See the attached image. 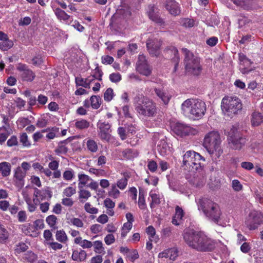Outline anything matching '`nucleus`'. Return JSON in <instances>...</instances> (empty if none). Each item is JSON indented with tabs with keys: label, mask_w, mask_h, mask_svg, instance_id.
Listing matches in <instances>:
<instances>
[{
	"label": "nucleus",
	"mask_w": 263,
	"mask_h": 263,
	"mask_svg": "<svg viewBox=\"0 0 263 263\" xmlns=\"http://www.w3.org/2000/svg\"><path fill=\"white\" fill-rule=\"evenodd\" d=\"M183 238L189 246L199 251H211L215 247V243L212 240L193 230L186 231Z\"/></svg>",
	"instance_id": "nucleus-1"
},
{
	"label": "nucleus",
	"mask_w": 263,
	"mask_h": 263,
	"mask_svg": "<svg viewBox=\"0 0 263 263\" xmlns=\"http://www.w3.org/2000/svg\"><path fill=\"white\" fill-rule=\"evenodd\" d=\"M181 109L185 116L193 120H198L204 115L206 106L201 100L188 99L182 103Z\"/></svg>",
	"instance_id": "nucleus-2"
},
{
	"label": "nucleus",
	"mask_w": 263,
	"mask_h": 263,
	"mask_svg": "<svg viewBox=\"0 0 263 263\" xmlns=\"http://www.w3.org/2000/svg\"><path fill=\"white\" fill-rule=\"evenodd\" d=\"M198 209L201 210L209 220L219 223L222 215L219 205L211 199L202 198L197 202Z\"/></svg>",
	"instance_id": "nucleus-3"
},
{
	"label": "nucleus",
	"mask_w": 263,
	"mask_h": 263,
	"mask_svg": "<svg viewBox=\"0 0 263 263\" xmlns=\"http://www.w3.org/2000/svg\"><path fill=\"white\" fill-rule=\"evenodd\" d=\"M221 142L219 134L216 131H211L205 135L203 146L210 155L215 153L217 157H219L223 152L220 147Z\"/></svg>",
	"instance_id": "nucleus-4"
},
{
	"label": "nucleus",
	"mask_w": 263,
	"mask_h": 263,
	"mask_svg": "<svg viewBox=\"0 0 263 263\" xmlns=\"http://www.w3.org/2000/svg\"><path fill=\"white\" fill-rule=\"evenodd\" d=\"M139 100L135 98L137 101L135 109L140 115L146 117H153L157 114V108L156 104L152 100L145 97H138Z\"/></svg>",
	"instance_id": "nucleus-5"
},
{
	"label": "nucleus",
	"mask_w": 263,
	"mask_h": 263,
	"mask_svg": "<svg viewBox=\"0 0 263 263\" xmlns=\"http://www.w3.org/2000/svg\"><path fill=\"white\" fill-rule=\"evenodd\" d=\"M204 161V158L199 153L193 151H187L183 156V165L185 169L195 172L201 170V161Z\"/></svg>",
	"instance_id": "nucleus-6"
},
{
	"label": "nucleus",
	"mask_w": 263,
	"mask_h": 263,
	"mask_svg": "<svg viewBox=\"0 0 263 263\" xmlns=\"http://www.w3.org/2000/svg\"><path fill=\"white\" fill-rule=\"evenodd\" d=\"M182 51L184 55V63L186 71L194 75L200 74L202 68L199 59L186 48H182Z\"/></svg>",
	"instance_id": "nucleus-7"
},
{
	"label": "nucleus",
	"mask_w": 263,
	"mask_h": 263,
	"mask_svg": "<svg viewBox=\"0 0 263 263\" xmlns=\"http://www.w3.org/2000/svg\"><path fill=\"white\" fill-rule=\"evenodd\" d=\"M228 141L230 147L234 149L239 150L246 142L245 137L238 130L237 126H232L228 132Z\"/></svg>",
	"instance_id": "nucleus-8"
},
{
	"label": "nucleus",
	"mask_w": 263,
	"mask_h": 263,
	"mask_svg": "<svg viewBox=\"0 0 263 263\" xmlns=\"http://www.w3.org/2000/svg\"><path fill=\"white\" fill-rule=\"evenodd\" d=\"M221 108L223 112L228 116L232 117L237 114L242 108L240 100L236 97L223 98Z\"/></svg>",
	"instance_id": "nucleus-9"
},
{
	"label": "nucleus",
	"mask_w": 263,
	"mask_h": 263,
	"mask_svg": "<svg viewBox=\"0 0 263 263\" xmlns=\"http://www.w3.org/2000/svg\"><path fill=\"white\" fill-rule=\"evenodd\" d=\"M263 214L260 211L253 210L251 211L246 221L247 227L250 230H254L262 223Z\"/></svg>",
	"instance_id": "nucleus-10"
},
{
	"label": "nucleus",
	"mask_w": 263,
	"mask_h": 263,
	"mask_svg": "<svg viewBox=\"0 0 263 263\" xmlns=\"http://www.w3.org/2000/svg\"><path fill=\"white\" fill-rule=\"evenodd\" d=\"M174 133L180 137L189 135H195L197 133V130L193 127L183 123H177L173 127Z\"/></svg>",
	"instance_id": "nucleus-11"
},
{
	"label": "nucleus",
	"mask_w": 263,
	"mask_h": 263,
	"mask_svg": "<svg viewBox=\"0 0 263 263\" xmlns=\"http://www.w3.org/2000/svg\"><path fill=\"white\" fill-rule=\"evenodd\" d=\"M136 69L140 73L145 76H148L151 74L152 69L147 64L144 55H139L136 64Z\"/></svg>",
	"instance_id": "nucleus-12"
},
{
	"label": "nucleus",
	"mask_w": 263,
	"mask_h": 263,
	"mask_svg": "<svg viewBox=\"0 0 263 263\" xmlns=\"http://www.w3.org/2000/svg\"><path fill=\"white\" fill-rule=\"evenodd\" d=\"M16 69L20 72L21 77L23 81L31 82L35 77V74L32 70L29 69L28 66L24 64L19 63Z\"/></svg>",
	"instance_id": "nucleus-13"
},
{
	"label": "nucleus",
	"mask_w": 263,
	"mask_h": 263,
	"mask_svg": "<svg viewBox=\"0 0 263 263\" xmlns=\"http://www.w3.org/2000/svg\"><path fill=\"white\" fill-rule=\"evenodd\" d=\"M161 46V43L157 39H149L146 42L147 50L153 57H158L160 54Z\"/></svg>",
	"instance_id": "nucleus-14"
},
{
	"label": "nucleus",
	"mask_w": 263,
	"mask_h": 263,
	"mask_svg": "<svg viewBox=\"0 0 263 263\" xmlns=\"http://www.w3.org/2000/svg\"><path fill=\"white\" fill-rule=\"evenodd\" d=\"M26 174L20 167L17 166L14 170L13 181L15 185L19 188H22L25 184V178Z\"/></svg>",
	"instance_id": "nucleus-15"
},
{
	"label": "nucleus",
	"mask_w": 263,
	"mask_h": 263,
	"mask_svg": "<svg viewBox=\"0 0 263 263\" xmlns=\"http://www.w3.org/2000/svg\"><path fill=\"white\" fill-rule=\"evenodd\" d=\"M33 202L35 204H38L40 202V200H44L46 198H50L52 197V193L48 190H40L36 187L34 189Z\"/></svg>",
	"instance_id": "nucleus-16"
},
{
	"label": "nucleus",
	"mask_w": 263,
	"mask_h": 263,
	"mask_svg": "<svg viewBox=\"0 0 263 263\" xmlns=\"http://www.w3.org/2000/svg\"><path fill=\"white\" fill-rule=\"evenodd\" d=\"M99 128V136L102 140L109 141L110 135V125L108 123L100 122L98 124Z\"/></svg>",
	"instance_id": "nucleus-17"
},
{
	"label": "nucleus",
	"mask_w": 263,
	"mask_h": 263,
	"mask_svg": "<svg viewBox=\"0 0 263 263\" xmlns=\"http://www.w3.org/2000/svg\"><path fill=\"white\" fill-rule=\"evenodd\" d=\"M147 13L152 21L160 25L164 24L163 20L159 16L158 9L154 6L149 5L148 6Z\"/></svg>",
	"instance_id": "nucleus-18"
},
{
	"label": "nucleus",
	"mask_w": 263,
	"mask_h": 263,
	"mask_svg": "<svg viewBox=\"0 0 263 263\" xmlns=\"http://www.w3.org/2000/svg\"><path fill=\"white\" fill-rule=\"evenodd\" d=\"M234 4L245 10H250L253 9L256 0H231Z\"/></svg>",
	"instance_id": "nucleus-19"
},
{
	"label": "nucleus",
	"mask_w": 263,
	"mask_h": 263,
	"mask_svg": "<svg viewBox=\"0 0 263 263\" xmlns=\"http://www.w3.org/2000/svg\"><path fill=\"white\" fill-rule=\"evenodd\" d=\"M165 52L166 54L170 55V57L172 58V60L175 63L174 68L176 70L180 60L177 49L175 47L171 46L166 49Z\"/></svg>",
	"instance_id": "nucleus-20"
},
{
	"label": "nucleus",
	"mask_w": 263,
	"mask_h": 263,
	"mask_svg": "<svg viewBox=\"0 0 263 263\" xmlns=\"http://www.w3.org/2000/svg\"><path fill=\"white\" fill-rule=\"evenodd\" d=\"M165 8L172 15H176L180 13L178 4L175 0H167Z\"/></svg>",
	"instance_id": "nucleus-21"
},
{
	"label": "nucleus",
	"mask_w": 263,
	"mask_h": 263,
	"mask_svg": "<svg viewBox=\"0 0 263 263\" xmlns=\"http://www.w3.org/2000/svg\"><path fill=\"white\" fill-rule=\"evenodd\" d=\"M184 213L183 210L179 206L175 208V214L172 219V223L174 225L179 226L182 222V218L184 216Z\"/></svg>",
	"instance_id": "nucleus-22"
},
{
	"label": "nucleus",
	"mask_w": 263,
	"mask_h": 263,
	"mask_svg": "<svg viewBox=\"0 0 263 263\" xmlns=\"http://www.w3.org/2000/svg\"><path fill=\"white\" fill-rule=\"evenodd\" d=\"M154 91L157 96L165 104H167L168 103L171 96L167 92L160 88H155Z\"/></svg>",
	"instance_id": "nucleus-23"
},
{
	"label": "nucleus",
	"mask_w": 263,
	"mask_h": 263,
	"mask_svg": "<svg viewBox=\"0 0 263 263\" xmlns=\"http://www.w3.org/2000/svg\"><path fill=\"white\" fill-rule=\"evenodd\" d=\"M251 124L253 126H258L263 123V116L258 112H253L251 116Z\"/></svg>",
	"instance_id": "nucleus-24"
},
{
	"label": "nucleus",
	"mask_w": 263,
	"mask_h": 263,
	"mask_svg": "<svg viewBox=\"0 0 263 263\" xmlns=\"http://www.w3.org/2000/svg\"><path fill=\"white\" fill-rule=\"evenodd\" d=\"M104 206L106 208V213L110 216L114 215L113 209L115 206V203L110 198H106L103 202Z\"/></svg>",
	"instance_id": "nucleus-25"
},
{
	"label": "nucleus",
	"mask_w": 263,
	"mask_h": 263,
	"mask_svg": "<svg viewBox=\"0 0 263 263\" xmlns=\"http://www.w3.org/2000/svg\"><path fill=\"white\" fill-rule=\"evenodd\" d=\"M11 164L7 162L0 163V173L3 177H7L10 174Z\"/></svg>",
	"instance_id": "nucleus-26"
},
{
	"label": "nucleus",
	"mask_w": 263,
	"mask_h": 263,
	"mask_svg": "<svg viewBox=\"0 0 263 263\" xmlns=\"http://www.w3.org/2000/svg\"><path fill=\"white\" fill-rule=\"evenodd\" d=\"M87 254L84 250H81L80 252L74 251L72 254V259L74 261L79 262L85 260L86 258Z\"/></svg>",
	"instance_id": "nucleus-27"
},
{
	"label": "nucleus",
	"mask_w": 263,
	"mask_h": 263,
	"mask_svg": "<svg viewBox=\"0 0 263 263\" xmlns=\"http://www.w3.org/2000/svg\"><path fill=\"white\" fill-rule=\"evenodd\" d=\"M56 240L61 243H65L68 240V237L63 230H57L55 233Z\"/></svg>",
	"instance_id": "nucleus-28"
},
{
	"label": "nucleus",
	"mask_w": 263,
	"mask_h": 263,
	"mask_svg": "<svg viewBox=\"0 0 263 263\" xmlns=\"http://www.w3.org/2000/svg\"><path fill=\"white\" fill-rule=\"evenodd\" d=\"M123 156L128 159L134 158L138 155V153L136 150L127 148L122 152Z\"/></svg>",
	"instance_id": "nucleus-29"
},
{
	"label": "nucleus",
	"mask_w": 263,
	"mask_h": 263,
	"mask_svg": "<svg viewBox=\"0 0 263 263\" xmlns=\"http://www.w3.org/2000/svg\"><path fill=\"white\" fill-rule=\"evenodd\" d=\"M54 13L57 17L60 20L67 21L70 18V16L68 15L64 11L60 8H57L54 10Z\"/></svg>",
	"instance_id": "nucleus-30"
},
{
	"label": "nucleus",
	"mask_w": 263,
	"mask_h": 263,
	"mask_svg": "<svg viewBox=\"0 0 263 263\" xmlns=\"http://www.w3.org/2000/svg\"><path fill=\"white\" fill-rule=\"evenodd\" d=\"M89 122L84 119L77 120L74 123V126L78 129H84L89 127Z\"/></svg>",
	"instance_id": "nucleus-31"
},
{
	"label": "nucleus",
	"mask_w": 263,
	"mask_h": 263,
	"mask_svg": "<svg viewBox=\"0 0 263 263\" xmlns=\"http://www.w3.org/2000/svg\"><path fill=\"white\" fill-rule=\"evenodd\" d=\"M78 179H79V187L80 189L83 187L85 186L89 180L91 179L90 177L85 174H78Z\"/></svg>",
	"instance_id": "nucleus-32"
},
{
	"label": "nucleus",
	"mask_w": 263,
	"mask_h": 263,
	"mask_svg": "<svg viewBox=\"0 0 263 263\" xmlns=\"http://www.w3.org/2000/svg\"><path fill=\"white\" fill-rule=\"evenodd\" d=\"M93 251L98 254H101L105 252L103 243L101 241L97 240L92 243Z\"/></svg>",
	"instance_id": "nucleus-33"
},
{
	"label": "nucleus",
	"mask_w": 263,
	"mask_h": 263,
	"mask_svg": "<svg viewBox=\"0 0 263 263\" xmlns=\"http://www.w3.org/2000/svg\"><path fill=\"white\" fill-rule=\"evenodd\" d=\"M86 146L88 151L92 153H96L98 149L97 142L91 139H89L87 141Z\"/></svg>",
	"instance_id": "nucleus-34"
},
{
	"label": "nucleus",
	"mask_w": 263,
	"mask_h": 263,
	"mask_svg": "<svg viewBox=\"0 0 263 263\" xmlns=\"http://www.w3.org/2000/svg\"><path fill=\"white\" fill-rule=\"evenodd\" d=\"M46 221L50 228L55 229L57 228L56 224L57 223V217L53 215H51L46 217Z\"/></svg>",
	"instance_id": "nucleus-35"
},
{
	"label": "nucleus",
	"mask_w": 263,
	"mask_h": 263,
	"mask_svg": "<svg viewBox=\"0 0 263 263\" xmlns=\"http://www.w3.org/2000/svg\"><path fill=\"white\" fill-rule=\"evenodd\" d=\"M91 106L93 109H98L100 105L101 99L99 96H92L90 99Z\"/></svg>",
	"instance_id": "nucleus-36"
},
{
	"label": "nucleus",
	"mask_w": 263,
	"mask_h": 263,
	"mask_svg": "<svg viewBox=\"0 0 263 263\" xmlns=\"http://www.w3.org/2000/svg\"><path fill=\"white\" fill-rule=\"evenodd\" d=\"M120 192L117 189V187L115 184H112L111 186V189L108 192L109 196L114 198H117L119 196Z\"/></svg>",
	"instance_id": "nucleus-37"
},
{
	"label": "nucleus",
	"mask_w": 263,
	"mask_h": 263,
	"mask_svg": "<svg viewBox=\"0 0 263 263\" xmlns=\"http://www.w3.org/2000/svg\"><path fill=\"white\" fill-rule=\"evenodd\" d=\"M13 45V42L10 40H6L0 42V48L4 51L8 50L11 48Z\"/></svg>",
	"instance_id": "nucleus-38"
},
{
	"label": "nucleus",
	"mask_w": 263,
	"mask_h": 263,
	"mask_svg": "<svg viewBox=\"0 0 263 263\" xmlns=\"http://www.w3.org/2000/svg\"><path fill=\"white\" fill-rule=\"evenodd\" d=\"M9 134L8 133L7 128L2 126L0 128V143L2 144L7 139Z\"/></svg>",
	"instance_id": "nucleus-39"
},
{
	"label": "nucleus",
	"mask_w": 263,
	"mask_h": 263,
	"mask_svg": "<svg viewBox=\"0 0 263 263\" xmlns=\"http://www.w3.org/2000/svg\"><path fill=\"white\" fill-rule=\"evenodd\" d=\"M75 176L74 172L72 169L66 170L63 174L64 180L66 181L71 180Z\"/></svg>",
	"instance_id": "nucleus-40"
},
{
	"label": "nucleus",
	"mask_w": 263,
	"mask_h": 263,
	"mask_svg": "<svg viewBox=\"0 0 263 263\" xmlns=\"http://www.w3.org/2000/svg\"><path fill=\"white\" fill-rule=\"evenodd\" d=\"M128 178L124 177L121 179L118 180L116 184L117 187H118L120 190H124L127 185Z\"/></svg>",
	"instance_id": "nucleus-41"
},
{
	"label": "nucleus",
	"mask_w": 263,
	"mask_h": 263,
	"mask_svg": "<svg viewBox=\"0 0 263 263\" xmlns=\"http://www.w3.org/2000/svg\"><path fill=\"white\" fill-rule=\"evenodd\" d=\"M20 141L24 146L29 147L31 145V143L28 140V137L25 133L21 134Z\"/></svg>",
	"instance_id": "nucleus-42"
},
{
	"label": "nucleus",
	"mask_w": 263,
	"mask_h": 263,
	"mask_svg": "<svg viewBox=\"0 0 263 263\" xmlns=\"http://www.w3.org/2000/svg\"><path fill=\"white\" fill-rule=\"evenodd\" d=\"M65 141L61 142L55 152L57 154H66L67 152L68 148L64 144Z\"/></svg>",
	"instance_id": "nucleus-43"
},
{
	"label": "nucleus",
	"mask_w": 263,
	"mask_h": 263,
	"mask_svg": "<svg viewBox=\"0 0 263 263\" xmlns=\"http://www.w3.org/2000/svg\"><path fill=\"white\" fill-rule=\"evenodd\" d=\"M127 257L132 262H134L136 259L139 258V254L137 250H130L126 255Z\"/></svg>",
	"instance_id": "nucleus-44"
},
{
	"label": "nucleus",
	"mask_w": 263,
	"mask_h": 263,
	"mask_svg": "<svg viewBox=\"0 0 263 263\" xmlns=\"http://www.w3.org/2000/svg\"><path fill=\"white\" fill-rule=\"evenodd\" d=\"M76 193V189L75 187L69 186L65 189L63 192V195L64 196L70 197Z\"/></svg>",
	"instance_id": "nucleus-45"
},
{
	"label": "nucleus",
	"mask_w": 263,
	"mask_h": 263,
	"mask_svg": "<svg viewBox=\"0 0 263 263\" xmlns=\"http://www.w3.org/2000/svg\"><path fill=\"white\" fill-rule=\"evenodd\" d=\"M149 195L152 198V202L151 203V208L153 207L154 204H158L160 203V198L157 194L151 191Z\"/></svg>",
	"instance_id": "nucleus-46"
},
{
	"label": "nucleus",
	"mask_w": 263,
	"mask_h": 263,
	"mask_svg": "<svg viewBox=\"0 0 263 263\" xmlns=\"http://www.w3.org/2000/svg\"><path fill=\"white\" fill-rule=\"evenodd\" d=\"M68 223L79 228L83 227L84 223L82 221L78 218H72L69 219Z\"/></svg>",
	"instance_id": "nucleus-47"
},
{
	"label": "nucleus",
	"mask_w": 263,
	"mask_h": 263,
	"mask_svg": "<svg viewBox=\"0 0 263 263\" xmlns=\"http://www.w3.org/2000/svg\"><path fill=\"white\" fill-rule=\"evenodd\" d=\"M84 209L87 213L90 214H95L98 212V209L96 208L92 207L89 202L85 203Z\"/></svg>",
	"instance_id": "nucleus-48"
},
{
	"label": "nucleus",
	"mask_w": 263,
	"mask_h": 263,
	"mask_svg": "<svg viewBox=\"0 0 263 263\" xmlns=\"http://www.w3.org/2000/svg\"><path fill=\"white\" fill-rule=\"evenodd\" d=\"M75 81L77 85L81 86L85 88H89L86 79L81 77H76Z\"/></svg>",
	"instance_id": "nucleus-49"
},
{
	"label": "nucleus",
	"mask_w": 263,
	"mask_h": 263,
	"mask_svg": "<svg viewBox=\"0 0 263 263\" xmlns=\"http://www.w3.org/2000/svg\"><path fill=\"white\" fill-rule=\"evenodd\" d=\"M232 187L236 192H239L242 190V185L239 180L234 179L232 182Z\"/></svg>",
	"instance_id": "nucleus-50"
},
{
	"label": "nucleus",
	"mask_w": 263,
	"mask_h": 263,
	"mask_svg": "<svg viewBox=\"0 0 263 263\" xmlns=\"http://www.w3.org/2000/svg\"><path fill=\"white\" fill-rule=\"evenodd\" d=\"M113 89L111 88H108L104 93V99L106 101H110L112 100L113 97Z\"/></svg>",
	"instance_id": "nucleus-51"
},
{
	"label": "nucleus",
	"mask_w": 263,
	"mask_h": 263,
	"mask_svg": "<svg viewBox=\"0 0 263 263\" xmlns=\"http://www.w3.org/2000/svg\"><path fill=\"white\" fill-rule=\"evenodd\" d=\"M25 259L30 262H33L36 259V255L32 252H27L25 254Z\"/></svg>",
	"instance_id": "nucleus-52"
},
{
	"label": "nucleus",
	"mask_w": 263,
	"mask_h": 263,
	"mask_svg": "<svg viewBox=\"0 0 263 263\" xmlns=\"http://www.w3.org/2000/svg\"><path fill=\"white\" fill-rule=\"evenodd\" d=\"M47 245H48L52 250L56 251L58 250H61L63 246L60 243L55 241H50L47 242Z\"/></svg>",
	"instance_id": "nucleus-53"
},
{
	"label": "nucleus",
	"mask_w": 263,
	"mask_h": 263,
	"mask_svg": "<svg viewBox=\"0 0 263 263\" xmlns=\"http://www.w3.org/2000/svg\"><path fill=\"white\" fill-rule=\"evenodd\" d=\"M102 75L103 72L98 67H97L95 68L94 72L93 73V74H92V76H93V78L95 79H97L99 81L102 80Z\"/></svg>",
	"instance_id": "nucleus-54"
},
{
	"label": "nucleus",
	"mask_w": 263,
	"mask_h": 263,
	"mask_svg": "<svg viewBox=\"0 0 263 263\" xmlns=\"http://www.w3.org/2000/svg\"><path fill=\"white\" fill-rule=\"evenodd\" d=\"M109 80L114 83L119 82L121 80V75L119 73H112L109 75Z\"/></svg>",
	"instance_id": "nucleus-55"
},
{
	"label": "nucleus",
	"mask_w": 263,
	"mask_h": 263,
	"mask_svg": "<svg viewBox=\"0 0 263 263\" xmlns=\"http://www.w3.org/2000/svg\"><path fill=\"white\" fill-rule=\"evenodd\" d=\"M91 196V193L90 192L86 190H80L79 192V198L80 199L83 198L85 199H87L88 198H89Z\"/></svg>",
	"instance_id": "nucleus-56"
},
{
	"label": "nucleus",
	"mask_w": 263,
	"mask_h": 263,
	"mask_svg": "<svg viewBox=\"0 0 263 263\" xmlns=\"http://www.w3.org/2000/svg\"><path fill=\"white\" fill-rule=\"evenodd\" d=\"M168 257L171 260H174L178 256V251L176 248L169 249Z\"/></svg>",
	"instance_id": "nucleus-57"
},
{
	"label": "nucleus",
	"mask_w": 263,
	"mask_h": 263,
	"mask_svg": "<svg viewBox=\"0 0 263 263\" xmlns=\"http://www.w3.org/2000/svg\"><path fill=\"white\" fill-rule=\"evenodd\" d=\"M62 204L66 206L67 207H71L73 205L74 203V201L71 198H70L69 197H65L63 198L62 199Z\"/></svg>",
	"instance_id": "nucleus-58"
},
{
	"label": "nucleus",
	"mask_w": 263,
	"mask_h": 263,
	"mask_svg": "<svg viewBox=\"0 0 263 263\" xmlns=\"http://www.w3.org/2000/svg\"><path fill=\"white\" fill-rule=\"evenodd\" d=\"M104 241L107 245H110L115 241V238L113 234L107 235L104 238Z\"/></svg>",
	"instance_id": "nucleus-59"
},
{
	"label": "nucleus",
	"mask_w": 263,
	"mask_h": 263,
	"mask_svg": "<svg viewBox=\"0 0 263 263\" xmlns=\"http://www.w3.org/2000/svg\"><path fill=\"white\" fill-rule=\"evenodd\" d=\"M181 23L185 27H192L194 26V21L190 18H184L182 20Z\"/></svg>",
	"instance_id": "nucleus-60"
},
{
	"label": "nucleus",
	"mask_w": 263,
	"mask_h": 263,
	"mask_svg": "<svg viewBox=\"0 0 263 263\" xmlns=\"http://www.w3.org/2000/svg\"><path fill=\"white\" fill-rule=\"evenodd\" d=\"M19 166L20 168L26 174H27V172L29 171L31 167L30 163L26 161L23 162L21 163V166Z\"/></svg>",
	"instance_id": "nucleus-61"
},
{
	"label": "nucleus",
	"mask_w": 263,
	"mask_h": 263,
	"mask_svg": "<svg viewBox=\"0 0 263 263\" xmlns=\"http://www.w3.org/2000/svg\"><path fill=\"white\" fill-rule=\"evenodd\" d=\"M30 181L32 184H33L37 187H41L42 183L39 177L36 176H32L31 177Z\"/></svg>",
	"instance_id": "nucleus-62"
},
{
	"label": "nucleus",
	"mask_w": 263,
	"mask_h": 263,
	"mask_svg": "<svg viewBox=\"0 0 263 263\" xmlns=\"http://www.w3.org/2000/svg\"><path fill=\"white\" fill-rule=\"evenodd\" d=\"M58 132L59 128L55 127H53L51 130L47 134L46 137L49 139H53L55 137L56 133Z\"/></svg>",
	"instance_id": "nucleus-63"
},
{
	"label": "nucleus",
	"mask_w": 263,
	"mask_h": 263,
	"mask_svg": "<svg viewBox=\"0 0 263 263\" xmlns=\"http://www.w3.org/2000/svg\"><path fill=\"white\" fill-rule=\"evenodd\" d=\"M18 220L21 222H25L27 219L26 213L24 211H20L17 214Z\"/></svg>",
	"instance_id": "nucleus-64"
}]
</instances>
